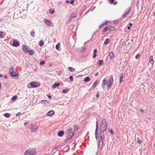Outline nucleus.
Listing matches in <instances>:
<instances>
[{"label":"nucleus","mask_w":155,"mask_h":155,"mask_svg":"<svg viewBox=\"0 0 155 155\" xmlns=\"http://www.w3.org/2000/svg\"><path fill=\"white\" fill-rule=\"evenodd\" d=\"M39 127V125L37 124H31L29 127L30 130L32 132H36Z\"/></svg>","instance_id":"nucleus-4"},{"label":"nucleus","mask_w":155,"mask_h":155,"mask_svg":"<svg viewBox=\"0 0 155 155\" xmlns=\"http://www.w3.org/2000/svg\"><path fill=\"white\" fill-rule=\"evenodd\" d=\"M20 45V43L18 41L14 40L13 41V43L12 44V45L15 47H18Z\"/></svg>","instance_id":"nucleus-7"},{"label":"nucleus","mask_w":155,"mask_h":155,"mask_svg":"<svg viewBox=\"0 0 155 155\" xmlns=\"http://www.w3.org/2000/svg\"><path fill=\"white\" fill-rule=\"evenodd\" d=\"M137 9H138L139 7L140 6V3L139 1H138L137 2Z\"/></svg>","instance_id":"nucleus-42"},{"label":"nucleus","mask_w":155,"mask_h":155,"mask_svg":"<svg viewBox=\"0 0 155 155\" xmlns=\"http://www.w3.org/2000/svg\"><path fill=\"white\" fill-rule=\"evenodd\" d=\"M54 114V112L53 110H51L48 111L47 114V115L48 116H51Z\"/></svg>","instance_id":"nucleus-11"},{"label":"nucleus","mask_w":155,"mask_h":155,"mask_svg":"<svg viewBox=\"0 0 155 155\" xmlns=\"http://www.w3.org/2000/svg\"><path fill=\"white\" fill-rule=\"evenodd\" d=\"M140 111H141V112H142V113H144L145 112L144 110L142 109H140Z\"/></svg>","instance_id":"nucleus-57"},{"label":"nucleus","mask_w":155,"mask_h":155,"mask_svg":"<svg viewBox=\"0 0 155 155\" xmlns=\"http://www.w3.org/2000/svg\"><path fill=\"white\" fill-rule=\"evenodd\" d=\"M31 35L32 37H34L35 36V32L34 31H31L30 32Z\"/></svg>","instance_id":"nucleus-37"},{"label":"nucleus","mask_w":155,"mask_h":155,"mask_svg":"<svg viewBox=\"0 0 155 155\" xmlns=\"http://www.w3.org/2000/svg\"><path fill=\"white\" fill-rule=\"evenodd\" d=\"M49 13H51L52 14H53L54 13V10H51V9H50L49 11Z\"/></svg>","instance_id":"nucleus-44"},{"label":"nucleus","mask_w":155,"mask_h":155,"mask_svg":"<svg viewBox=\"0 0 155 155\" xmlns=\"http://www.w3.org/2000/svg\"><path fill=\"white\" fill-rule=\"evenodd\" d=\"M71 133L72 134V135L71 136H70V135L68 134L67 136V139H65L66 141L71 139L73 137L74 134V133Z\"/></svg>","instance_id":"nucleus-16"},{"label":"nucleus","mask_w":155,"mask_h":155,"mask_svg":"<svg viewBox=\"0 0 155 155\" xmlns=\"http://www.w3.org/2000/svg\"><path fill=\"white\" fill-rule=\"evenodd\" d=\"M94 53L93 55L92 58H95L97 56V51L96 49L94 50Z\"/></svg>","instance_id":"nucleus-14"},{"label":"nucleus","mask_w":155,"mask_h":155,"mask_svg":"<svg viewBox=\"0 0 155 155\" xmlns=\"http://www.w3.org/2000/svg\"><path fill=\"white\" fill-rule=\"evenodd\" d=\"M104 139H101L99 141V147L100 148L102 149L103 147L104 142Z\"/></svg>","instance_id":"nucleus-8"},{"label":"nucleus","mask_w":155,"mask_h":155,"mask_svg":"<svg viewBox=\"0 0 155 155\" xmlns=\"http://www.w3.org/2000/svg\"><path fill=\"white\" fill-rule=\"evenodd\" d=\"M60 84L59 83H55L52 86V88L53 89H54L56 87H58L59 86Z\"/></svg>","instance_id":"nucleus-22"},{"label":"nucleus","mask_w":155,"mask_h":155,"mask_svg":"<svg viewBox=\"0 0 155 155\" xmlns=\"http://www.w3.org/2000/svg\"><path fill=\"white\" fill-rule=\"evenodd\" d=\"M96 96L97 97H99V93L98 92L97 93V94H96Z\"/></svg>","instance_id":"nucleus-62"},{"label":"nucleus","mask_w":155,"mask_h":155,"mask_svg":"<svg viewBox=\"0 0 155 155\" xmlns=\"http://www.w3.org/2000/svg\"><path fill=\"white\" fill-rule=\"evenodd\" d=\"M27 53H28V54L31 56L34 55V52L32 50H30L29 49Z\"/></svg>","instance_id":"nucleus-21"},{"label":"nucleus","mask_w":155,"mask_h":155,"mask_svg":"<svg viewBox=\"0 0 155 155\" xmlns=\"http://www.w3.org/2000/svg\"><path fill=\"white\" fill-rule=\"evenodd\" d=\"M60 43H58L56 45V49L58 50L59 49V47L60 46Z\"/></svg>","instance_id":"nucleus-45"},{"label":"nucleus","mask_w":155,"mask_h":155,"mask_svg":"<svg viewBox=\"0 0 155 155\" xmlns=\"http://www.w3.org/2000/svg\"><path fill=\"white\" fill-rule=\"evenodd\" d=\"M69 78L71 80V82L73 81V78L72 76H70Z\"/></svg>","instance_id":"nucleus-48"},{"label":"nucleus","mask_w":155,"mask_h":155,"mask_svg":"<svg viewBox=\"0 0 155 155\" xmlns=\"http://www.w3.org/2000/svg\"><path fill=\"white\" fill-rule=\"evenodd\" d=\"M71 133H74V132H72V131H70L68 133V135H70V136H71L72 135V134Z\"/></svg>","instance_id":"nucleus-56"},{"label":"nucleus","mask_w":155,"mask_h":155,"mask_svg":"<svg viewBox=\"0 0 155 155\" xmlns=\"http://www.w3.org/2000/svg\"><path fill=\"white\" fill-rule=\"evenodd\" d=\"M140 54H137L136 56H135V58L136 59H138L139 57H140Z\"/></svg>","instance_id":"nucleus-49"},{"label":"nucleus","mask_w":155,"mask_h":155,"mask_svg":"<svg viewBox=\"0 0 155 155\" xmlns=\"http://www.w3.org/2000/svg\"><path fill=\"white\" fill-rule=\"evenodd\" d=\"M17 97L16 95H14L12 98V101H15L16 100Z\"/></svg>","instance_id":"nucleus-38"},{"label":"nucleus","mask_w":155,"mask_h":155,"mask_svg":"<svg viewBox=\"0 0 155 155\" xmlns=\"http://www.w3.org/2000/svg\"><path fill=\"white\" fill-rule=\"evenodd\" d=\"M127 15L126 13H125L123 15H122L121 17H126Z\"/></svg>","instance_id":"nucleus-60"},{"label":"nucleus","mask_w":155,"mask_h":155,"mask_svg":"<svg viewBox=\"0 0 155 155\" xmlns=\"http://www.w3.org/2000/svg\"><path fill=\"white\" fill-rule=\"evenodd\" d=\"M104 25V24L103 23H102V24H101L100 25H99V29H101V28Z\"/></svg>","instance_id":"nucleus-51"},{"label":"nucleus","mask_w":155,"mask_h":155,"mask_svg":"<svg viewBox=\"0 0 155 155\" xmlns=\"http://www.w3.org/2000/svg\"><path fill=\"white\" fill-rule=\"evenodd\" d=\"M48 98L49 99H51L52 98L51 96V95H48Z\"/></svg>","instance_id":"nucleus-61"},{"label":"nucleus","mask_w":155,"mask_h":155,"mask_svg":"<svg viewBox=\"0 0 155 155\" xmlns=\"http://www.w3.org/2000/svg\"><path fill=\"white\" fill-rule=\"evenodd\" d=\"M39 45L40 46H42L44 45V43L43 40H41L40 41Z\"/></svg>","instance_id":"nucleus-32"},{"label":"nucleus","mask_w":155,"mask_h":155,"mask_svg":"<svg viewBox=\"0 0 155 155\" xmlns=\"http://www.w3.org/2000/svg\"><path fill=\"white\" fill-rule=\"evenodd\" d=\"M74 0H71V1L70 2V4H73L74 3Z\"/></svg>","instance_id":"nucleus-54"},{"label":"nucleus","mask_w":155,"mask_h":155,"mask_svg":"<svg viewBox=\"0 0 155 155\" xmlns=\"http://www.w3.org/2000/svg\"><path fill=\"white\" fill-rule=\"evenodd\" d=\"M31 86L32 88H36L38 87L40 85V84L39 82H31L30 83Z\"/></svg>","instance_id":"nucleus-5"},{"label":"nucleus","mask_w":155,"mask_h":155,"mask_svg":"<svg viewBox=\"0 0 155 155\" xmlns=\"http://www.w3.org/2000/svg\"><path fill=\"white\" fill-rule=\"evenodd\" d=\"M104 132H102L101 131V132L100 133V137L101 138V139H104L105 138V136L104 135Z\"/></svg>","instance_id":"nucleus-20"},{"label":"nucleus","mask_w":155,"mask_h":155,"mask_svg":"<svg viewBox=\"0 0 155 155\" xmlns=\"http://www.w3.org/2000/svg\"><path fill=\"white\" fill-rule=\"evenodd\" d=\"M119 78H120V82H119V83L120 84L123 81V74L122 73H121L120 74V76Z\"/></svg>","instance_id":"nucleus-18"},{"label":"nucleus","mask_w":155,"mask_h":155,"mask_svg":"<svg viewBox=\"0 0 155 155\" xmlns=\"http://www.w3.org/2000/svg\"><path fill=\"white\" fill-rule=\"evenodd\" d=\"M71 18L70 17L67 21V23H69L70 22H71Z\"/></svg>","instance_id":"nucleus-53"},{"label":"nucleus","mask_w":155,"mask_h":155,"mask_svg":"<svg viewBox=\"0 0 155 155\" xmlns=\"http://www.w3.org/2000/svg\"><path fill=\"white\" fill-rule=\"evenodd\" d=\"M3 31H0V38H3Z\"/></svg>","instance_id":"nucleus-46"},{"label":"nucleus","mask_w":155,"mask_h":155,"mask_svg":"<svg viewBox=\"0 0 155 155\" xmlns=\"http://www.w3.org/2000/svg\"><path fill=\"white\" fill-rule=\"evenodd\" d=\"M107 30V26H106L105 27L104 29L103 30L102 32V34L103 35H104Z\"/></svg>","instance_id":"nucleus-29"},{"label":"nucleus","mask_w":155,"mask_h":155,"mask_svg":"<svg viewBox=\"0 0 155 155\" xmlns=\"http://www.w3.org/2000/svg\"><path fill=\"white\" fill-rule=\"evenodd\" d=\"M109 80H110V82L113 84V82L114 81V79L113 77V75H111L110 76V79Z\"/></svg>","instance_id":"nucleus-25"},{"label":"nucleus","mask_w":155,"mask_h":155,"mask_svg":"<svg viewBox=\"0 0 155 155\" xmlns=\"http://www.w3.org/2000/svg\"><path fill=\"white\" fill-rule=\"evenodd\" d=\"M64 134V131H59L58 134V135L60 137H62Z\"/></svg>","instance_id":"nucleus-19"},{"label":"nucleus","mask_w":155,"mask_h":155,"mask_svg":"<svg viewBox=\"0 0 155 155\" xmlns=\"http://www.w3.org/2000/svg\"><path fill=\"white\" fill-rule=\"evenodd\" d=\"M113 84L110 82V80H107L105 78L103 80L102 84L103 88H104L105 86H107L108 88H110L111 86Z\"/></svg>","instance_id":"nucleus-2"},{"label":"nucleus","mask_w":155,"mask_h":155,"mask_svg":"<svg viewBox=\"0 0 155 155\" xmlns=\"http://www.w3.org/2000/svg\"><path fill=\"white\" fill-rule=\"evenodd\" d=\"M110 58V60H113L114 57V55L113 52H111L109 54Z\"/></svg>","instance_id":"nucleus-13"},{"label":"nucleus","mask_w":155,"mask_h":155,"mask_svg":"<svg viewBox=\"0 0 155 155\" xmlns=\"http://www.w3.org/2000/svg\"><path fill=\"white\" fill-rule=\"evenodd\" d=\"M83 51H85L86 50V48L85 47H83Z\"/></svg>","instance_id":"nucleus-63"},{"label":"nucleus","mask_w":155,"mask_h":155,"mask_svg":"<svg viewBox=\"0 0 155 155\" xmlns=\"http://www.w3.org/2000/svg\"><path fill=\"white\" fill-rule=\"evenodd\" d=\"M110 3L111 4H113L114 5H116L117 4V1L114 2V0H109Z\"/></svg>","instance_id":"nucleus-24"},{"label":"nucleus","mask_w":155,"mask_h":155,"mask_svg":"<svg viewBox=\"0 0 155 155\" xmlns=\"http://www.w3.org/2000/svg\"><path fill=\"white\" fill-rule=\"evenodd\" d=\"M74 131H76L78 129H79V127L78 125L76 124L75 125H74Z\"/></svg>","instance_id":"nucleus-27"},{"label":"nucleus","mask_w":155,"mask_h":155,"mask_svg":"<svg viewBox=\"0 0 155 155\" xmlns=\"http://www.w3.org/2000/svg\"><path fill=\"white\" fill-rule=\"evenodd\" d=\"M36 154L35 150L33 148H30L25 152L24 155H35Z\"/></svg>","instance_id":"nucleus-3"},{"label":"nucleus","mask_w":155,"mask_h":155,"mask_svg":"<svg viewBox=\"0 0 155 155\" xmlns=\"http://www.w3.org/2000/svg\"><path fill=\"white\" fill-rule=\"evenodd\" d=\"M107 30H109L110 31H114L115 30V28L114 27L112 26H107Z\"/></svg>","instance_id":"nucleus-12"},{"label":"nucleus","mask_w":155,"mask_h":155,"mask_svg":"<svg viewBox=\"0 0 155 155\" xmlns=\"http://www.w3.org/2000/svg\"><path fill=\"white\" fill-rule=\"evenodd\" d=\"M110 22V21H106L105 22H104L103 23L104 24V25H107L108 24V22Z\"/></svg>","instance_id":"nucleus-52"},{"label":"nucleus","mask_w":155,"mask_h":155,"mask_svg":"<svg viewBox=\"0 0 155 155\" xmlns=\"http://www.w3.org/2000/svg\"><path fill=\"white\" fill-rule=\"evenodd\" d=\"M41 103L42 104H47L48 102V101L45 100H42L41 101Z\"/></svg>","instance_id":"nucleus-31"},{"label":"nucleus","mask_w":155,"mask_h":155,"mask_svg":"<svg viewBox=\"0 0 155 155\" xmlns=\"http://www.w3.org/2000/svg\"><path fill=\"white\" fill-rule=\"evenodd\" d=\"M18 75V73H17L14 71H11L10 72V75L12 77H15L17 76Z\"/></svg>","instance_id":"nucleus-9"},{"label":"nucleus","mask_w":155,"mask_h":155,"mask_svg":"<svg viewBox=\"0 0 155 155\" xmlns=\"http://www.w3.org/2000/svg\"><path fill=\"white\" fill-rule=\"evenodd\" d=\"M21 115V114L20 112H19V113H18V114H16V116H20V115Z\"/></svg>","instance_id":"nucleus-55"},{"label":"nucleus","mask_w":155,"mask_h":155,"mask_svg":"<svg viewBox=\"0 0 155 155\" xmlns=\"http://www.w3.org/2000/svg\"><path fill=\"white\" fill-rule=\"evenodd\" d=\"M4 115L5 117L7 118L11 116L10 114L8 113H5V114H4Z\"/></svg>","instance_id":"nucleus-36"},{"label":"nucleus","mask_w":155,"mask_h":155,"mask_svg":"<svg viewBox=\"0 0 155 155\" xmlns=\"http://www.w3.org/2000/svg\"><path fill=\"white\" fill-rule=\"evenodd\" d=\"M153 56H150L149 59V62L152 64V65L154 63V61L153 59Z\"/></svg>","instance_id":"nucleus-17"},{"label":"nucleus","mask_w":155,"mask_h":155,"mask_svg":"<svg viewBox=\"0 0 155 155\" xmlns=\"http://www.w3.org/2000/svg\"><path fill=\"white\" fill-rule=\"evenodd\" d=\"M68 70L71 72L74 71L75 70V69L74 68H73L70 67H68Z\"/></svg>","instance_id":"nucleus-33"},{"label":"nucleus","mask_w":155,"mask_h":155,"mask_svg":"<svg viewBox=\"0 0 155 155\" xmlns=\"http://www.w3.org/2000/svg\"><path fill=\"white\" fill-rule=\"evenodd\" d=\"M22 48L23 51L25 53L27 52L29 50V49L28 48V47L25 45H22Z\"/></svg>","instance_id":"nucleus-10"},{"label":"nucleus","mask_w":155,"mask_h":155,"mask_svg":"<svg viewBox=\"0 0 155 155\" xmlns=\"http://www.w3.org/2000/svg\"><path fill=\"white\" fill-rule=\"evenodd\" d=\"M129 25H130V26H132V25H133L132 24V23H129Z\"/></svg>","instance_id":"nucleus-64"},{"label":"nucleus","mask_w":155,"mask_h":155,"mask_svg":"<svg viewBox=\"0 0 155 155\" xmlns=\"http://www.w3.org/2000/svg\"><path fill=\"white\" fill-rule=\"evenodd\" d=\"M119 23V21L118 20H116L114 21V24L118 25Z\"/></svg>","instance_id":"nucleus-43"},{"label":"nucleus","mask_w":155,"mask_h":155,"mask_svg":"<svg viewBox=\"0 0 155 155\" xmlns=\"http://www.w3.org/2000/svg\"><path fill=\"white\" fill-rule=\"evenodd\" d=\"M98 62H99V65L100 66H102L104 64V61L102 60H99L98 61Z\"/></svg>","instance_id":"nucleus-26"},{"label":"nucleus","mask_w":155,"mask_h":155,"mask_svg":"<svg viewBox=\"0 0 155 155\" xmlns=\"http://www.w3.org/2000/svg\"><path fill=\"white\" fill-rule=\"evenodd\" d=\"M130 7L127 10V11H125L124 12L125 13H126V14L127 15L129 13H130Z\"/></svg>","instance_id":"nucleus-35"},{"label":"nucleus","mask_w":155,"mask_h":155,"mask_svg":"<svg viewBox=\"0 0 155 155\" xmlns=\"http://www.w3.org/2000/svg\"><path fill=\"white\" fill-rule=\"evenodd\" d=\"M96 127L95 131V138L97 140L98 138V122L97 119V121H96Z\"/></svg>","instance_id":"nucleus-6"},{"label":"nucleus","mask_w":155,"mask_h":155,"mask_svg":"<svg viewBox=\"0 0 155 155\" xmlns=\"http://www.w3.org/2000/svg\"><path fill=\"white\" fill-rule=\"evenodd\" d=\"M69 91V90L68 89H64L62 90V92L64 93H66Z\"/></svg>","instance_id":"nucleus-40"},{"label":"nucleus","mask_w":155,"mask_h":155,"mask_svg":"<svg viewBox=\"0 0 155 155\" xmlns=\"http://www.w3.org/2000/svg\"><path fill=\"white\" fill-rule=\"evenodd\" d=\"M59 147H60V146L59 145L55 146H54V147L56 149L58 148H59Z\"/></svg>","instance_id":"nucleus-59"},{"label":"nucleus","mask_w":155,"mask_h":155,"mask_svg":"<svg viewBox=\"0 0 155 155\" xmlns=\"http://www.w3.org/2000/svg\"><path fill=\"white\" fill-rule=\"evenodd\" d=\"M45 23L48 26H50L52 24V23L49 20H47V19H45Z\"/></svg>","instance_id":"nucleus-15"},{"label":"nucleus","mask_w":155,"mask_h":155,"mask_svg":"<svg viewBox=\"0 0 155 155\" xmlns=\"http://www.w3.org/2000/svg\"><path fill=\"white\" fill-rule=\"evenodd\" d=\"M72 128H70L68 130H67L68 133L69 132L71 131V130H72Z\"/></svg>","instance_id":"nucleus-58"},{"label":"nucleus","mask_w":155,"mask_h":155,"mask_svg":"<svg viewBox=\"0 0 155 155\" xmlns=\"http://www.w3.org/2000/svg\"><path fill=\"white\" fill-rule=\"evenodd\" d=\"M90 80V78L88 77H86L84 79V81L85 82H87L89 81Z\"/></svg>","instance_id":"nucleus-30"},{"label":"nucleus","mask_w":155,"mask_h":155,"mask_svg":"<svg viewBox=\"0 0 155 155\" xmlns=\"http://www.w3.org/2000/svg\"><path fill=\"white\" fill-rule=\"evenodd\" d=\"M45 64V62L43 61H42L40 62V65H42L44 64Z\"/></svg>","instance_id":"nucleus-50"},{"label":"nucleus","mask_w":155,"mask_h":155,"mask_svg":"<svg viewBox=\"0 0 155 155\" xmlns=\"http://www.w3.org/2000/svg\"><path fill=\"white\" fill-rule=\"evenodd\" d=\"M14 68L13 66H12L10 68H9V71L10 72L11 71H14Z\"/></svg>","instance_id":"nucleus-39"},{"label":"nucleus","mask_w":155,"mask_h":155,"mask_svg":"<svg viewBox=\"0 0 155 155\" xmlns=\"http://www.w3.org/2000/svg\"><path fill=\"white\" fill-rule=\"evenodd\" d=\"M110 42V41L109 39L106 38L104 42V44L105 45L108 44Z\"/></svg>","instance_id":"nucleus-28"},{"label":"nucleus","mask_w":155,"mask_h":155,"mask_svg":"<svg viewBox=\"0 0 155 155\" xmlns=\"http://www.w3.org/2000/svg\"><path fill=\"white\" fill-rule=\"evenodd\" d=\"M109 132H110L111 134L112 135L114 134V131H113V130L112 129H109Z\"/></svg>","instance_id":"nucleus-41"},{"label":"nucleus","mask_w":155,"mask_h":155,"mask_svg":"<svg viewBox=\"0 0 155 155\" xmlns=\"http://www.w3.org/2000/svg\"><path fill=\"white\" fill-rule=\"evenodd\" d=\"M76 15H77L75 13H72L70 17L71 18V19H72L75 18L76 17Z\"/></svg>","instance_id":"nucleus-23"},{"label":"nucleus","mask_w":155,"mask_h":155,"mask_svg":"<svg viewBox=\"0 0 155 155\" xmlns=\"http://www.w3.org/2000/svg\"><path fill=\"white\" fill-rule=\"evenodd\" d=\"M137 143L139 144H140L142 142V141L141 140H140L139 138H138L137 139Z\"/></svg>","instance_id":"nucleus-47"},{"label":"nucleus","mask_w":155,"mask_h":155,"mask_svg":"<svg viewBox=\"0 0 155 155\" xmlns=\"http://www.w3.org/2000/svg\"><path fill=\"white\" fill-rule=\"evenodd\" d=\"M97 80L94 83V84L93 86H92V88L93 89H94V88L96 87V86H97Z\"/></svg>","instance_id":"nucleus-34"},{"label":"nucleus","mask_w":155,"mask_h":155,"mask_svg":"<svg viewBox=\"0 0 155 155\" xmlns=\"http://www.w3.org/2000/svg\"><path fill=\"white\" fill-rule=\"evenodd\" d=\"M107 125L106 122V120L104 118L102 121L100 126V130L102 132H105L107 128Z\"/></svg>","instance_id":"nucleus-1"}]
</instances>
